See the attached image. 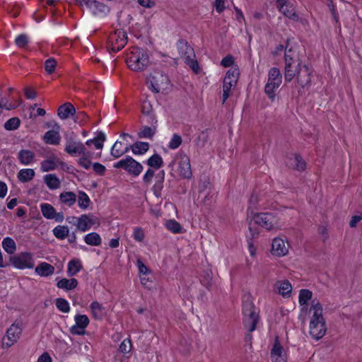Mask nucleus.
Returning <instances> with one entry per match:
<instances>
[{
	"mask_svg": "<svg viewBox=\"0 0 362 362\" xmlns=\"http://www.w3.org/2000/svg\"><path fill=\"white\" fill-rule=\"evenodd\" d=\"M64 151L71 156H81L78 164L86 170L91 166V160L93 158V153L88 150L85 144L75 139L72 132L64 135Z\"/></svg>",
	"mask_w": 362,
	"mask_h": 362,
	"instance_id": "obj_1",
	"label": "nucleus"
},
{
	"mask_svg": "<svg viewBox=\"0 0 362 362\" xmlns=\"http://www.w3.org/2000/svg\"><path fill=\"white\" fill-rule=\"evenodd\" d=\"M310 312L313 313L310 322V334L318 340L325 334L327 328L322 315V306L317 298L312 300Z\"/></svg>",
	"mask_w": 362,
	"mask_h": 362,
	"instance_id": "obj_2",
	"label": "nucleus"
},
{
	"mask_svg": "<svg viewBox=\"0 0 362 362\" xmlns=\"http://www.w3.org/2000/svg\"><path fill=\"white\" fill-rule=\"evenodd\" d=\"M127 64L134 71H144L149 64L148 55L144 49L134 48L127 56Z\"/></svg>",
	"mask_w": 362,
	"mask_h": 362,
	"instance_id": "obj_3",
	"label": "nucleus"
},
{
	"mask_svg": "<svg viewBox=\"0 0 362 362\" xmlns=\"http://www.w3.org/2000/svg\"><path fill=\"white\" fill-rule=\"evenodd\" d=\"M243 314L244 316L243 324L245 329L250 332L255 330L259 320V313L250 297H247V300L243 302Z\"/></svg>",
	"mask_w": 362,
	"mask_h": 362,
	"instance_id": "obj_4",
	"label": "nucleus"
},
{
	"mask_svg": "<svg viewBox=\"0 0 362 362\" xmlns=\"http://www.w3.org/2000/svg\"><path fill=\"white\" fill-rule=\"evenodd\" d=\"M282 82V75L278 68L273 67L268 72L267 83L264 86V92L269 98L274 100L276 96V91Z\"/></svg>",
	"mask_w": 362,
	"mask_h": 362,
	"instance_id": "obj_5",
	"label": "nucleus"
},
{
	"mask_svg": "<svg viewBox=\"0 0 362 362\" xmlns=\"http://www.w3.org/2000/svg\"><path fill=\"white\" fill-rule=\"evenodd\" d=\"M255 223L270 230L279 229V219L274 213H259L254 216Z\"/></svg>",
	"mask_w": 362,
	"mask_h": 362,
	"instance_id": "obj_6",
	"label": "nucleus"
},
{
	"mask_svg": "<svg viewBox=\"0 0 362 362\" xmlns=\"http://www.w3.org/2000/svg\"><path fill=\"white\" fill-rule=\"evenodd\" d=\"M179 53L185 62L196 73L199 71L197 61L194 60L195 54L194 49L185 41H180L177 45Z\"/></svg>",
	"mask_w": 362,
	"mask_h": 362,
	"instance_id": "obj_7",
	"label": "nucleus"
},
{
	"mask_svg": "<svg viewBox=\"0 0 362 362\" xmlns=\"http://www.w3.org/2000/svg\"><path fill=\"white\" fill-rule=\"evenodd\" d=\"M113 167L124 169L134 177L139 176L143 170L142 165L129 156L114 163Z\"/></svg>",
	"mask_w": 362,
	"mask_h": 362,
	"instance_id": "obj_8",
	"label": "nucleus"
},
{
	"mask_svg": "<svg viewBox=\"0 0 362 362\" xmlns=\"http://www.w3.org/2000/svg\"><path fill=\"white\" fill-rule=\"evenodd\" d=\"M149 88L154 93H159L168 88L169 79L162 71H154L148 78Z\"/></svg>",
	"mask_w": 362,
	"mask_h": 362,
	"instance_id": "obj_9",
	"label": "nucleus"
},
{
	"mask_svg": "<svg viewBox=\"0 0 362 362\" xmlns=\"http://www.w3.org/2000/svg\"><path fill=\"white\" fill-rule=\"evenodd\" d=\"M127 42V35L125 31L117 30L111 33L108 38V49L110 52H117L121 50Z\"/></svg>",
	"mask_w": 362,
	"mask_h": 362,
	"instance_id": "obj_10",
	"label": "nucleus"
},
{
	"mask_svg": "<svg viewBox=\"0 0 362 362\" xmlns=\"http://www.w3.org/2000/svg\"><path fill=\"white\" fill-rule=\"evenodd\" d=\"M11 264L19 269H33L34 267V261L33 255L30 252H21L18 255L10 257Z\"/></svg>",
	"mask_w": 362,
	"mask_h": 362,
	"instance_id": "obj_11",
	"label": "nucleus"
},
{
	"mask_svg": "<svg viewBox=\"0 0 362 362\" xmlns=\"http://www.w3.org/2000/svg\"><path fill=\"white\" fill-rule=\"evenodd\" d=\"M239 73L237 69L228 70L224 77L223 84V103L230 95L231 88L235 87L238 82Z\"/></svg>",
	"mask_w": 362,
	"mask_h": 362,
	"instance_id": "obj_12",
	"label": "nucleus"
},
{
	"mask_svg": "<svg viewBox=\"0 0 362 362\" xmlns=\"http://www.w3.org/2000/svg\"><path fill=\"white\" fill-rule=\"evenodd\" d=\"M21 331L22 329L18 325H11L7 329L6 334L3 338V347L8 348L13 345L19 339Z\"/></svg>",
	"mask_w": 362,
	"mask_h": 362,
	"instance_id": "obj_13",
	"label": "nucleus"
},
{
	"mask_svg": "<svg viewBox=\"0 0 362 362\" xmlns=\"http://www.w3.org/2000/svg\"><path fill=\"white\" fill-rule=\"evenodd\" d=\"M176 160L178 164L177 170L180 176L186 179L191 178L192 172L189 158L184 153H180L177 156Z\"/></svg>",
	"mask_w": 362,
	"mask_h": 362,
	"instance_id": "obj_14",
	"label": "nucleus"
},
{
	"mask_svg": "<svg viewBox=\"0 0 362 362\" xmlns=\"http://www.w3.org/2000/svg\"><path fill=\"white\" fill-rule=\"evenodd\" d=\"M76 324L70 328L72 334L83 335L86 333L85 329L89 324V319L86 315H76L74 317Z\"/></svg>",
	"mask_w": 362,
	"mask_h": 362,
	"instance_id": "obj_15",
	"label": "nucleus"
},
{
	"mask_svg": "<svg viewBox=\"0 0 362 362\" xmlns=\"http://www.w3.org/2000/svg\"><path fill=\"white\" fill-rule=\"evenodd\" d=\"M276 4L279 11L285 16L294 21H299L298 15L295 11L293 5L287 0H276Z\"/></svg>",
	"mask_w": 362,
	"mask_h": 362,
	"instance_id": "obj_16",
	"label": "nucleus"
},
{
	"mask_svg": "<svg viewBox=\"0 0 362 362\" xmlns=\"http://www.w3.org/2000/svg\"><path fill=\"white\" fill-rule=\"evenodd\" d=\"M43 216L47 219H54L57 222H62L64 217L63 213H57L55 209L49 204H40Z\"/></svg>",
	"mask_w": 362,
	"mask_h": 362,
	"instance_id": "obj_17",
	"label": "nucleus"
},
{
	"mask_svg": "<svg viewBox=\"0 0 362 362\" xmlns=\"http://www.w3.org/2000/svg\"><path fill=\"white\" fill-rule=\"evenodd\" d=\"M83 2L95 16L105 15L109 11L107 6L95 0H83Z\"/></svg>",
	"mask_w": 362,
	"mask_h": 362,
	"instance_id": "obj_18",
	"label": "nucleus"
},
{
	"mask_svg": "<svg viewBox=\"0 0 362 362\" xmlns=\"http://www.w3.org/2000/svg\"><path fill=\"white\" fill-rule=\"evenodd\" d=\"M271 252L273 255L283 257L288 252V247L282 238L277 237L272 241Z\"/></svg>",
	"mask_w": 362,
	"mask_h": 362,
	"instance_id": "obj_19",
	"label": "nucleus"
},
{
	"mask_svg": "<svg viewBox=\"0 0 362 362\" xmlns=\"http://www.w3.org/2000/svg\"><path fill=\"white\" fill-rule=\"evenodd\" d=\"M275 291L284 298H289L292 291V286L288 280L277 281L274 284Z\"/></svg>",
	"mask_w": 362,
	"mask_h": 362,
	"instance_id": "obj_20",
	"label": "nucleus"
},
{
	"mask_svg": "<svg viewBox=\"0 0 362 362\" xmlns=\"http://www.w3.org/2000/svg\"><path fill=\"white\" fill-rule=\"evenodd\" d=\"M298 83L302 86L305 87L307 84L310 82L311 71L308 66L305 64L301 65L296 77Z\"/></svg>",
	"mask_w": 362,
	"mask_h": 362,
	"instance_id": "obj_21",
	"label": "nucleus"
},
{
	"mask_svg": "<svg viewBox=\"0 0 362 362\" xmlns=\"http://www.w3.org/2000/svg\"><path fill=\"white\" fill-rule=\"evenodd\" d=\"M35 272L40 276L47 277L54 274V267L49 263L41 262L35 267Z\"/></svg>",
	"mask_w": 362,
	"mask_h": 362,
	"instance_id": "obj_22",
	"label": "nucleus"
},
{
	"mask_svg": "<svg viewBox=\"0 0 362 362\" xmlns=\"http://www.w3.org/2000/svg\"><path fill=\"white\" fill-rule=\"evenodd\" d=\"M302 64L286 63L284 67V77L287 82L291 81L297 75V71Z\"/></svg>",
	"mask_w": 362,
	"mask_h": 362,
	"instance_id": "obj_23",
	"label": "nucleus"
},
{
	"mask_svg": "<svg viewBox=\"0 0 362 362\" xmlns=\"http://www.w3.org/2000/svg\"><path fill=\"white\" fill-rule=\"evenodd\" d=\"M76 113V109L69 103H66L64 105H61L57 111V115L62 119H66L69 118L71 115H74Z\"/></svg>",
	"mask_w": 362,
	"mask_h": 362,
	"instance_id": "obj_24",
	"label": "nucleus"
},
{
	"mask_svg": "<svg viewBox=\"0 0 362 362\" xmlns=\"http://www.w3.org/2000/svg\"><path fill=\"white\" fill-rule=\"evenodd\" d=\"M56 157H51L48 159L42 160L40 163V170L42 172H48L55 170L59 164H62Z\"/></svg>",
	"mask_w": 362,
	"mask_h": 362,
	"instance_id": "obj_25",
	"label": "nucleus"
},
{
	"mask_svg": "<svg viewBox=\"0 0 362 362\" xmlns=\"http://www.w3.org/2000/svg\"><path fill=\"white\" fill-rule=\"evenodd\" d=\"M18 158L21 164L28 165L34 162L35 153L28 149H22L18 153Z\"/></svg>",
	"mask_w": 362,
	"mask_h": 362,
	"instance_id": "obj_26",
	"label": "nucleus"
},
{
	"mask_svg": "<svg viewBox=\"0 0 362 362\" xmlns=\"http://www.w3.org/2000/svg\"><path fill=\"white\" fill-rule=\"evenodd\" d=\"M287 165L294 169L303 170L305 168V163L302 158L296 154L291 156L287 162Z\"/></svg>",
	"mask_w": 362,
	"mask_h": 362,
	"instance_id": "obj_27",
	"label": "nucleus"
},
{
	"mask_svg": "<svg viewBox=\"0 0 362 362\" xmlns=\"http://www.w3.org/2000/svg\"><path fill=\"white\" fill-rule=\"evenodd\" d=\"M44 182L47 187L52 190L59 189L61 181L55 174H47L44 176Z\"/></svg>",
	"mask_w": 362,
	"mask_h": 362,
	"instance_id": "obj_28",
	"label": "nucleus"
},
{
	"mask_svg": "<svg viewBox=\"0 0 362 362\" xmlns=\"http://www.w3.org/2000/svg\"><path fill=\"white\" fill-rule=\"evenodd\" d=\"M44 141L50 145H58L61 140V136L57 131L49 130L43 136Z\"/></svg>",
	"mask_w": 362,
	"mask_h": 362,
	"instance_id": "obj_29",
	"label": "nucleus"
},
{
	"mask_svg": "<svg viewBox=\"0 0 362 362\" xmlns=\"http://www.w3.org/2000/svg\"><path fill=\"white\" fill-rule=\"evenodd\" d=\"M165 178L164 170H160L156 175V181L153 186V194L156 197H159L161 196V191L163 188V181Z\"/></svg>",
	"mask_w": 362,
	"mask_h": 362,
	"instance_id": "obj_30",
	"label": "nucleus"
},
{
	"mask_svg": "<svg viewBox=\"0 0 362 362\" xmlns=\"http://www.w3.org/2000/svg\"><path fill=\"white\" fill-rule=\"evenodd\" d=\"M284 61H289L290 59H296L299 57L298 47L296 45L291 44L289 41L285 47Z\"/></svg>",
	"mask_w": 362,
	"mask_h": 362,
	"instance_id": "obj_31",
	"label": "nucleus"
},
{
	"mask_svg": "<svg viewBox=\"0 0 362 362\" xmlns=\"http://www.w3.org/2000/svg\"><path fill=\"white\" fill-rule=\"evenodd\" d=\"M78 285V281L77 279H74V278H71V279H62L61 280H59L57 284V286L58 288H62V289H64V290H66V291H69V290H72L74 288H75Z\"/></svg>",
	"mask_w": 362,
	"mask_h": 362,
	"instance_id": "obj_32",
	"label": "nucleus"
},
{
	"mask_svg": "<svg viewBox=\"0 0 362 362\" xmlns=\"http://www.w3.org/2000/svg\"><path fill=\"white\" fill-rule=\"evenodd\" d=\"M271 358H287L286 354L277 338H276L271 350Z\"/></svg>",
	"mask_w": 362,
	"mask_h": 362,
	"instance_id": "obj_33",
	"label": "nucleus"
},
{
	"mask_svg": "<svg viewBox=\"0 0 362 362\" xmlns=\"http://www.w3.org/2000/svg\"><path fill=\"white\" fill-rule=\"evenodd\" d=\"M85 243L90 246H99L102 243V238L95 232L90 233L84 236Z\"/></svg>",
	"mask_w": 362,
	"mask_h": 362,
	"instance_id": "obj_34",
	"label": "nucleus"
},
{
	"mask_svg": "<svg viewBox=\"0 0 362 362\" xmlns=\"http://www.w3.org/2000/svg\"><path fill=\"white\" fill-rule=\"evenodd\" d=\"M76 228L82 232H86L91 228L89 224L88 215L83 214L78 217L77 223H76Z\"/></svg>",
	"mask_w": 362,
	"mask_h": 362,
	"instance_id": "obj_35",
	"label": "nucleus"
},
{
	"mask_svg": "<svg viewBox=\"0 0 362 362\" xmlns=\"http://www.w3.org/2000/svg\"><path fill=\"white\" fill-rule=\"evenodd\" d=\"M59 199L63 204L71 206L76 201V196L72 192H63L59 195Z\"/></svg>",
	"mask_w": 362,
	"mask_h": 362,
	"instance_id": "obj_36",
	"label": "nucleus"
},
{
	"mask_svg": "<svg viewBox=\"0 0 362 362\" xmlns=\"http://www.w3.org/2000/svg\"><path fill=\"white\" fill-rule=\"evenodd\" d=\"M35 173L33 169H21L18 173V179L22 182L30 181L35 177Z\"/></svg>",
	"mask_w": 362,
	"mask_h": 362,
	"instance_id": "obj_37",
	"label": "nucleus"
},
{
	"mask_svg": "<svg viewBox=\"0 0 362 362\" xmlns=\"http://www.w3.org/2000/svg\"><path fill=\"white\" fill-rule=\"evenodd\" d=\"M82 268L81 262L79 259H74L68 263L67 273L69 276L76 275Z\"/></svg>",
	"mask_w": 362,
	"mask_h": 362,
	"instance_id": "obj_38",
	"label": "nucleus"
},
{
	"mask_svg": "<svg viewBox=\"0 0 362 362\" xmlns=\"http://www.w3.org/2000/svg\"><path fill=\"white\" fill-rule=\"evenodd\" d=\"M149 148V144L147 142L137 141L131 146L133 153L141 155L145 153Z\"/></svg>",
	"mask_w": 362,
	"mask_h": 362,
	"instance_id": "obj_39",
	"label": "nucleus"
},
{
	"mask_svg": "<svg viewBox=\"0 0 362 362\" xmlns=\"http://www.w3.org/2000/svg\"><path fill=\"white\" fill-rule=\"evenodd\" d=\"M54 235L59 240H64L69 235V229L66 226L59 225L53 230Z\"/></svg>",
	"mask_w": 362,
	"mask_h": 362,
	"instance_id": "obj_40",
	"label": "nucleus"
},
{
	"mask_svg": "<svg viewBox=\"0 0 362 362\" xmlns=\"http://www.w3.org/2000/svg\"><path fill=\"white\" fill-rule=\"evenodd\" d=\"M90 308L95 319H101L104 315V308L98 301L93 302Z\"/></svg>",
	"mask_w": 362,
	"mask_h": 362,
	"instance_id": "obj_41",
	"label": "nucleus"
},
{
	"mask_svg": "<svg viewBox=\"0 0 362 362\" xmlns=\"http://www.w3.org/2000/svg\"><path fill=\"white\" fill-rule=\"evenodd\" d=\"M2 247L4 250L8 254L12 255L16 250V245L15 241L11 238H5L2 241Z\"/></svg>",
	"mask_w": 362,
	"mask_h": 362,
	"instance_id": "obj_42",
	"label": "nucleus"
},
{
	"mask_svg": "<svg viewBox=\"0 0 362 362\" xmlns=\"http://www.w3.org/2000/svg\"><path fill=\"white\" fill-rule=\"evenodd\" d=\"M147 165L151 168H154L156 169H159L163 166V161L161 156L157 153L153 155L150 157L147 161Z\"/></svg>",
	"mask_w": 362,
	"mask_h": 362,
	"instance_id": "obj_43",
	"label": "nucleus"
},
{
	"mask_svg": "<svg viewBox=\"0 0 362 362\" xmlns=\"http://www.w3.org/2000/svg\"><path fill=\"white\" fill-rule=\"evenodd\" d=\"M313 293L308 289H301L299 292L298 302L300 305H308V301L311 300Z\"/></svg>",
	"mask_w": 362,
	"mask_h": 362,
	"instance_id": "obj_44",
	"label": "nucleus"
},
{
	"mask_svg": "<svg viewBox=\"0 0 362 362\" xmlns=\"http://www.w3.org/2000/svg\"><path fill=\"white\" fill-rule=\"evenodd\" d=\"M90 204V199L88 194L82 191L78 192V204L82 209H86Z\"/></svg>",
	"mask_w": 362,
	"mask_h": 362,
	"instance_id": "obj_45",
	"label": "nucleus"
},
{
	"mask_svg": "<svg viewBox=\"0 0 362 362\" xmlns=\"http://www.w3.org/2000/svg\"><path fill=\"white\" fill-rule=\"evenodd\" d=\"M122 145L121 141H117L112 146L110 154L115 158H118L125 154V151H123Z\"/></svg>",
	"mask_w": 362,
	"mask_h": 362,
	"instance_id": "obj_46",
	"label": "nucleus"
},
{
	"mask_svg": "<svg viewBox=\"0 0 362 362\" xmlns=\"http://www.w3.org/2000/svg\"><path fill=\"white\" fill-rule=\"evenodd\" d=\"M21 124V120L18 117H12L4 123V128L8 131L17 129Z\"/></svg>",
	"mask_w": 362,
	"mask_h": 362,
	"instance_id": "obj_47",
	"label": "nucleus"
},
{
	"mask_svg": "<svg viewBox=\"0 0 362 362\" xmlns=\"http://www.w3.org/2000/svg\"><path fill=\"white\" fill-rule=\"evenodd\" d=\"M156 132V127H143L138 135L139 138L152 139Z\"/></svg>",
	"mask_w": 362,
	"mask_h": 362,
	"instance_id": "obj_48",
	"label": "nucleus"
},
{
	"mask_svg": "<svg viewBox=\"0 0 362 362\" xmlns=\"http://www.w3.org/2000/svg\"><path fill=\"white\" fill-rule=\"evenodd\" d=\"M166 228L173 233H180L182 232L181 225L175 220H169L165 223Z\"/></svg>",
	"mask_w": 362,
	"mask_h": 362,
	"instance_id": "obj_49",
	"label": "nucleus"
},
{
	"mask_svg": "<svg viewBox=\"0 0 362 362\" xmlns=\"http://www.w3.org/2000/svg\"><path fill=\"white\" fill-rule=\"evenodd\" d=\"M57 61L54 58L50 57L45 62V69L48 74L54 72L57 66Z\"/></svg>",
	"mask_w": 362,
	"mask_h": 362,
	"instance_id": "obj_50",
	"label": "nucleus"
},
{
	"mask_svg": "<svg viewBox=\"0 0 362 362\" xmlns=\"http://www.w3.org/2000/svg\"><path fill=\"white\" fill-rule=\"evenodd\" d=\"M57 308L63 313H68L70 310L69 303L64 298H57L56 300Z\"/></svg>",
	"mask_w": 362,
	"mask_h": 362,
	"instance_id": "obj_51",
	"label": "nucleus"
},
{
	"mask_svg": "<svg viewBox=\"0 0 362 362\" xmlns=\"http://www.w3.org/2000/svg\"><path fill=\"white\" fill-rule=\"evenodd\" d=\"M182 141L181 136L177 134H174L169 142L168 147L170 149H176L181 145Z\"/></svg>",
	"mask_w": 362,
	"mask_h": 362,
	"instance_id": "obj_52",
	"label": "nucleus"
},
{
	"mask_svg": "<svg viewBox=\"0 0 362 362\" xmlns=\"http://www.w3.org/2000/svg\"><path fill=\"white\" fill-rule=\"evenodd\" d=\"M132 342L129 339H125L119 345V351L122 354H128L132 350Z\"/></svg>",
	"mask_w": 362,
	"mask_h": 362,
	"instance_id": "obj_53",
	"label": "nucleus"
},
{
	"mask_svg": "<svg viewBox=\"0 0 362 362\" xmlns=\"http://www.w3.org/2000/svg\"><path fill=\"white\" fill-rule=\"evenodd\" d=\"M105 140V135L103 132H100L95 138L94 143L93 144L97 149H102L103 147V142Z\"/></svg>",
	"mask_w": 362,
	"mask_h": 362,
	"instance_id": "obj_54",
	"label": "nucleus"
},
{
	"mask_svg": "<svg viewBox=\"0 0 362 362\" xmlns=\"http://www.w3.org/2000/svg\"><path fill=\"white\" fill-rule=\"evenodd\" d=\"M28 37L24 34L19 35L15 40L16 45L19 47H25L28 44Z\"/></svg>",
	"mask_w": 362,
	"mask_h": 362,
	"instance_id": "obj_55",
	"label": "nucleus"
},
{
	"mask_svg": "<svg viewBox=\"0 0 362 362\" xmlns=\"http://www.w3.org/2000/svg\"><path fill=\"white\" fill-rule=\"evenodd\" d=\"M153 176L154 171L151 169H148L143 176L144 182L147 185H150Z\"/></svg>",
	"mask_w": 362,
	"mask_h": 362,
	"instance_id": "obj_56",
	"label": "nucleus"
},
{
	"mask_svg": "<svg viewBox=\"0 0 362 362\" xmlns=\"http://www.w3.org/2000/svg\"><path fill=\"white\" fill-rule=\"evenodd\" d=\"M93 170L95 171V173L99 175H104L105 170H106L105 165H103L99 163H94L93 164Z\"/></svg>",
	"mask_w": 362,
	"mask_h": 362,
	"instance_id": "obj_57",
	"label": "nucleus"
},
{
	"mask_svg": "<svg viewBox=\"0 0 362 362\" xmlns=\"http://www.w3.org/2000/svg\"><path fill=\"white\" fill-rule=\"evenodd\" d=\"M133 236L134 238L138 242H141L144 238V232L139 228H136L134 229Z\"/></svg>",
	"mask_w": 362,
	"mask_h": 362,
	"instance_id": "obj_58",
	"label": "nucleus"
},
{
	"mask_svg": "<svg viewBox=\"0 0 362 362\" xmlns=\"http://www.w3.org/2000/svg\"><path fill=\"white\" fill-rule=\"evenodd\" d=\"M234 59L233 56L227 55L221 62V64L224 67H230L233 65Z\"/></svg>",
	"mask_w": 362,
	"mask_h": 362,
	"instance_id": "obj_59",
	"label": "nucleus"
},
{
	"mask_svg": "<svg viewBox=\"0 0 362 362\" xmlns=\"http://www.w3.org/2000/svg\"><path fill=\"white\" fill-rule=\"evenodd\" d=\"M142 112L144 115H149L152 110L151 105L148 101H144L142 103Z\"/></svg>",
	"mask_w": 362,
	"mask_h": 362,
	"instance_id": "obj_60",
	"label": "nucleus"
},
{
	"mask_svg": "<svg viewBox=\"0 0 362 362\" xmlns=\"http://www.w3.org/2000/svg\"><path fill=\"white\" fill-rule=\"evenodd\" d=\"M214 7L218 13L222 12L225 9V2L223 0H216Z\"/></svg>",
	"mask_w": 362,
	"mask_h": 362,
	"instance_id": "obj_61",
	"label": "nucleus"
},
{
	"mask_svg": "<svg viewBox=\"0 0 362 362\" xmlns=\"http://www.w3.org/2000/svg\"><path fill=\"white\" fill-rule=\"evenodd\" d=\"M137 266L140 274H147L149 273V270L147 267L140 259L137 260Z\"/></svg>",
	"mask_w": 362,
	"mask_h": 362,
	"instance_id": "obj_62",
	"label": "nucleus"
},
{
	"mask_svg": "<svg viewBox=\"0 0 362 362\" xmlns=\"http://www.w3.org/2000/svg\"><path fill=\"white\" fill-rule=\"evenodd\" d=\"M138 3L146 8H152L155 6L154 0H138Z\"/></svg>",
	"mask_w": 362,
	"mask_h": 362,
	"instance_id": "obj_63",
	"label": "nucleus"
},
{
	"mask_svg": "<svg viewBox=\"0 0 362 362\" xmlns=\"http://www.w3.org/2000/svg\"><path fill=\"white\" fill-rule=\"evenodd\" d=\"M37 362H52L50 356L47 353H43L37 359Z\"/></svg>",
	"mask_w": 362,
	"mask_h": 362,
	"instance_id": "obj_64",
	"label": "nucleus"
}]
</instances>
